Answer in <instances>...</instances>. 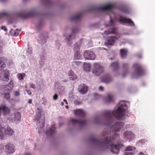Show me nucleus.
<instances>
[{
	"instance_id": "obj_20",
	"label": "nucleus",
	"mask_w": 155,
	"mask_h": 155,
	"mask_svg": "<svg viewBox=\"0 0 155 155\" xmlns=\"http://www.w3.org/2000/svg\"><path fill=\"white\" fill-rule=\"evenodd\" d=\"M5 150L6 152L9 153H12L14 152V147L13 144H8L5 146Z\"/></svg>"
},
{
	"instance_id": "obj_21",
	"label": "nucleus",
	"mask_w": 155,
	"mask_h": 155,
	"mask_svg": "<svg viewBox=\"0 0 155 155\" xmlns=\"http://www.w3.org/2000/svg\"><path fill=\"white\" fill-rule=\"evenodd\" d=\"M36 14V12L34 10H32L26 14H25L24 17L21 15V17L24 18L25 19L28 17H33L35 16Z\"/></svg>"
},
{
	"instance_id": "obj_5",
	"label": "nucleus",
	"mask_w": 155,
	"mask_h": 155,
	"mask_svg": "<svg viewBox=\"0 0 155 155\" xmlns=\"http://www.w3.org/2000/svg\"><path fill=\"white\" fill-rule=\"evenodd\" d=\"M14 132L13 130L9 127H7L5 128L0 125V138L3 139L5 135H12Z\"/></svg>"
},
{
	"instance_id": "obj_38",
	"label": "nucleus",
	"mask_w": 155,
	"mask_h": 155,
	"mask_svg": "<svg viewBox=\"0 0 155 155\" xmlns=\"http://www.w3.org/2000/svg\"><path fill=\"white\" fill-rule=\"evenodd\" d=\"M147 141V140L145 139H142L139 141V143L143 144L145 143Z\"/></svg>"
},
{
	"instance_id": "obj_52",
	"label": "nucleus",
	"mask_w": 155,
	"mask_h": 155,
	"mask_svg": "<svg viewBox=\"0 0 155 155\" xmlns=\"http://www.w3.org/2000/svg\"><path fill=\"white\" fill-rule=\"evenodd\" d=\"M32 101L31 99H29L28 100V103L31 104L32 103Z\"/></svg>"
},
{
	"instance_id": "obj_63",
	"label": "nucleus",
	"mask_w": 155,
	"mask_h": 155,
	"mask_svg": "<svg viewBox=\"0 0 155 155\" xmlns=\"http://www.w3.org/2000/svg\"><path fill=\"white\" fill-rule=\"evenodd\" d=\"M39 124H40V122H39Z\"/></svg>"
},
{
	"instance_id": "obj_47",
	"label": "nucleus",
	"mask_w": 155,
	"mask_h": 155,
	"mask_svg": "<svg viewBox=\"0 0 155 155\" xmlns=\"http://www.w3.org/2000/svg\"><path fill=\"white\" fill-rule=\"evenodd\" d=\"M4 147L2 145H0V150H2L4 149Z\"/></svg>"
},
{
	"instance_id": "obj_1",
	"label": "nucleus",
	"mask_w": 155,
	"mask_h": 155,
	"mask_svg": "<svg viewBox=\"0 0 155 155\" xmlns=\"http://www.w3.org/2000/svg\"><path fill=\"white\" fill-rule=\"evenodd\" d=\"M90 140L92 142L100 147L109 149L112 152L117 154L119 152L120 148L122 146L120 144L117 145L114 144L115 140L113 137H105L104 140L100 141L95 137H92Z\"/></svg>"
},
{
	"instance_id": "obj_25",
	"label": "nucleus",
	"mask_w": 155,
	"mask_h": 155,
	"mask_svg": "<svg viewBox=\"0 0 155 155\" xmlns=\"http://www.w3.org/2000/svg\"><path fill=\"white\" fill-rule=\"evenodd\" d=\"M68 74L70 76L69 79L70 80H74L77 78L76 75L72 70H70L69 71Z\"/></svg>"
},
{
	"instance_id": "obj_16",
	"label": "nucleus",
	"mask_w": 155,
	"mask_h": 155,
	"mask_svg": "<svg viewBox=\"0 0 155 155\" xmlns=\"http://www.w3.org/2000/svg\"><path fill=\"white\" fill-rule=\"evenodd\" d=\"M104 34L108 35L112 34H114L117 35V29L116 28H113L108 30L104 31Z\"/></svg>"
},
{
	"instance_id": "obj_41",
	"label": "nucleus",
	"mask_w": 155,
	"mask_h": 155,
	"mask_svg": "<svg viewBox=\"0 0 155 155\" xmlns=\"http://www.w3.org/2000/svg\"><path fill=\"white\" fill-rule=\"evenodd\" d=\"M110 25H114L115 24L114 23V21H113L112 20L111 18H110Z\"/></svg>"
},
{
	"instance_id": "obj_58",
	"label": "nucleus",
	"mask_w": 155,
	"mask_h": 155,
	"mask_svg": "<svg viewBox=\"0 0 155 155\" xmlns=\"http://www.w3.org/2000/svg\"><path fill=\"white\" fill-rule=\"evenodd\" d=\"M139 155H145L142 153H140Z\"/></svg>"
},
{
	"instance_id": "obj_36",
	"label": "nucleus",
	"mask_w": 155,
	"mask_h": 155,
	"mask_svg": "<svg viewBox=\"0 0 155 155\" xmlns=\"http://www.w3.org/2000/svg\"><path fill=\"white\" fill-rule=\"evenodd\" d=\"M74 51H75L76 52H77L78 50L80 48V47L79 45H74Z\"/></svg>"
},
{
	"instance_id": "obj_28",
	"label": "nucleus",
	"mask_w": 155,
	"mask_h": 155,
	"mask_svg": "<svg viewBox=\"0 0 155 155\" xmlns=\"http://www.w3.org/2000/svg\"><path fill=\"white\" fill-rule=\"evenodd\" d=\"M111 67L115 70L118 69L119 67V63L118 62L113 63L111 64Z\"/></svg>"
},
{
	"instance_id": "obj_44",
	"label": "nucleus",
	"mask_w": 155,
	"mask_h": 155,
	"mask_svg": "<svg viewBox=\"0 0 155 155\" xmlns=\"http://www.w3.org/2000/svg\"><path fill=\"white\" fill-rule=\"evenodd\" d=\"M20 94L19 92L17 91H15V96H19Z\"/></svg>"
},
{
	"instance_id": "obj_57",
	"label": "nucleus",
	"mask_w": 155,
	"mask_h": 155,
	"mask_svg": "<svg viewBox=\"0 0 155 155\" xmlns=\"http://www.w3.org/2000/svg\"><path fill=\"white\" fill-rule=\"evenodd\" d=\"M35 119L36 120H37V122H38V121H39L38 118H37V117H36V119Z\"/></svg>"
},
{
	"instance_id": "obj_40",
	"label": "nucleus",
	"mask_w": 155,
	"mask_h": 155,
	"mask_svg": "<svg viewBox=\"0 0 155 155\" xmlns=\"http://www.w3.org/2000/svg\"><path fill=\"white\" fill-rule=\"evenodd\" d=\"M74 103L77 105L80 104H82V102L81 101H78V100H75L74 101Z\"/></svg>"
},
{
	"instance_id": "obj_53",
	"label": "nucleus",
	"mask_w": 155,
	"mask_h": 155,
	"mask_svg": "<svg viewBox=\"0 0 155 155\" xmlns=\"http://www.w3.org/2000/svg\"><path fill=\"white\" fill-rule=\"evenodd\" d=\"M63 101L66 104H68V102L65 99H64L63 100Z\"/></svg>"
},
{
	"instance_id": "obj_18",
	"label": "nucleus",
	"mask_w": 155,
	"mask_h": 155,
	"mask_svg": "<svg viewBox=\"0 0 155 155\" xmlns=\"http://www.w3.org/2000/svg\"><path fill=\"white\" fill-rule=\"evenodd\" d=\"M124 137L128 139H131L134 137V135L132 132L129 131L125 132L124 134Z\"/></svg>"
},
{
	"instance_id": "obj_31",
	"label": "nucleus",
	"mask_w": 155,
	"mask_h": 155,
	"mask_svg": "<svg viewBox=\"0 0 155 155\" xmlns=\"http://www.w3.org/2000/svg\"><path fill=\"white\" fill-rule=\"evenodd\" d=\"M71 35H70L68 36V37L66 39L68 41L67 44L69 45H70L72 44V41L71 38Z\"/></svg>"
},
{
	"instance_id": "obj_34",
	"label": "nucleus",
	"mask_w": 155,
	"mask_h": 155,
	"mask_svg": "<svg viewBox=\"0 0 155 155\" xmlns=\"http://www.w3.org/2000/svg\"><path fill=\"white\" fill-rule=\"evenodd\" d=\"M129 66L128 64L123 63L122 64L123 68L124 70H127Z\"/></svg>"
},
{
	"instance_id": "obj_56",
	"label": "nucleus",
	"mask_w": 155,
	"mask_h": 155,
	"mask_svg": "<svg viewBox=\"0 0 155 155\" xmlns=\"http://www.w3.org/2000/svg\"><path fill=\"white\" fill-rule=\"evenodd\" d=\"M24 155H30V154L28 153H25Z\"/></svg>"
},
{
	"instance_id": "obj_59",
	"label": "nucleus",
	"mask_w": 155,
	"mask_h": 155,
	"mask_svg": "<svg viewBox=\"0 0 155 155\" xmlns=\"http://www.w3.org/2000/svg\"><path fill=\"white\" fill-rule=\"evenodd\" d=\"M61 105H64V103H63V102H61Z\"/></svg>"
},
{
	"instance_id": "obj_39",
	"label": "nucleus",
	"mask_w": 155,
	"mask_h": 155,
	"mask_svg": "<svg viewBox=\"0 0 155 155\" xmlns=\"http://www.w3.org/2000/svg\"><path fill=\"white\" fill-rule=\"evenodd\" d=\"M121 10L122 12H123L124 13H128V10L125 8H123Z\"/></svg>"
},
{
	"instance_id": "obj_12",
	"label": "nucleus",
	"mask_w": 155,
	"mask_h": 155,
	"mask_svg": "<svg viewBox=\"0 0 155 155\" xmlns=\"http://www.w3.org/2000/svg\"><path fill=\"white\" fill-rule=\"evenodd\" d=\"M117 38L115 36H110L108 38L107 42L105 43L106 45H111L114 44Z\"/></svg>"
},
{
	"instance_id": "obj_43",
	"label": "nucleus",
	"mask_w": 155,
	"mask_h": 155,
	"mask_svg": "<svg viewBox=\"0 0 155 155\" xmlns=\"http://www.w3.org/2000/svg\"><path fill=\"white\" fill-rule=\"evenodd\" d=\"M78 29L77 28H73L72 31V33H76Z\"/></svg>"
},
{
	"instance_id": "obj_24",
	"label": "nucleus",
	"mask_w": 155,
	"mask_h": 155,
	"mask_svg": "<svg viewBox=\"0 0 155 155\" xmlns=\"http://www.w3.org/2000/svg\"><path fill=\"white\" fill-rule=\"evenodd\" d=\"M127 53V51L126 49L123 48L120 50V55L123 58H126Z\"/></svg>"
},
{
	"instance_id": "obj_30",
	"label": "nucleus",
	"mask_w": 155,
	"mask_h": 155,
	"mask_svg": "<svg viewBox=\"0 0 155 155\" xmlns=\"http://www.w3.org/2000/svg\"><path fill=\"white\" fill-rule=\"evenodd\" d=\"M6 64L4 62L0 60V71L6 67Z\"/></svg>"
},
{
	"instance_id": "obj_35",
	"label": "nucleus",
	"mask_w": 155,
	"mask_h": 155,
	"mask_svg": "<svg viewBox=\"0 0 155 155\" xmlns=\"http://www.w3.org/2000/svg\"><path fill=\"white\" fill-rule=\"evenodd\" d=\"M8 13L6 12H3L0 13V18L8 16Z\"/></svg>"
},
{
	"instance_id": "obj_7",
	"label": "nucleus",
	"mask_w": 155,
	"mask_h": 155,
	"mask_svg": "<svg viewBox=\"0 0 155 155\" xmlns=\"http://www.w3.org/2000/svg\"><path fill=\"white\" fill-rule=\"evenodd\" d=\"M133 68L135 70L134 74L137 77L140 76L144 73V71L142 66L139 63L134 64Z\"/></svg>"
},
{
	"instance_id": "obj_55",
	"label": "nucleus",
	"mask_w": 155,
	"mask_h": 155,
	"mask_svg": "<svg viewBox=\"0 0 155 155\" xmlns=\"http://www.w3.org/2000/svg\"><path fill=\"white\" fill-rule=\"evenodd\" d=\"M18 33H16L15 32L14 34V35L15 36H17L18 35Z\"/></svg>"
},
{
	"instance_id": "obj_42",
	"label": "nucleus",
	"mask_w": 155,
	"mask_h": 155,
	"mask_svg": "<svg viewBox=\"0 0 155 155\" xmlns=\"http://www.w3.org/2000/svg\"><path fill=\"white\" fill-rule=\"evenodd\" d=\"M1 28L5 31H7V29L5 26H2L1 27Z\"/></svg>"
},
{
	"instance_id": "obj_4",
	"label": "nucleus",
	"mask_w": 155,
	"mask_h": 155,
	"mask_svg": "<svg viewBox=\"0 0 155 155\" xmlns=\"http://www.w3.org/2000/svg\"><path fill=\"white\" fill-rule=\"evenodd\" d=\"M14 87V81L13 80L10 81L8 84L6 85L4 88V98L7 100L10 98V93L11 91Z\"/></svg>"
},
{
	"instance_id": "obj_3",
	"label": "nucleus",
	"mask_w": 155,
	"mask_h": 155,
	"mask_svg": "<svg viewBox=\"0 0 155 155\" xmlns=\"http://www.w3.org/2000/svg\"><path fill=\"white\" fill-rule=\"evenodd\" d=\"M114 7L113 4H108L103 6H93L91 7L90 11H110Z\"/></svg>"
},
{
	"instance_id": "obj_13",
	"label": "nucleus",
	"mask_w": 155,
	"mask_h": 155,
	"mask_svg": "<svg viewBox=\"0 0 155 155\" xmlns=\"http://www.w3.org/2000/svg\"><path fill=\"white\" fill-rule=\"evenodd\" d=\"M70 121L74 125L78 124L81 126H84L86 123V121L85 120H80L74 119H71Z\"/></svg>"
},
{
	"instance_id": "obj_46",
	"label": "nucleus",
	"mask_w": 155,
	"mask_h": 155,
	"mask_svg": "<svg viewBox=\"0 0 155 155\" xmlns=\"http://www.w3.org/2000/svg\"><path fill=\"white\" fill-rule=\"evenodd\" d=\"M58 97V95L57 94H55L53 96V99L54 100H56L57 99Z\"/></svg>"
},
{
	"instance_id": "obj_23",
	"label": "nucleus",
	"mask_w": 155,
	"mask_h": 155,
	"mask_svg": "<svg viewBox=\"0 0 155 155\" xmlns=\"http://www.w3.org/2000/svg\"><path fill=\"white\" fill-rule=\"evenodd\" d=\"M80 89L79 90L80 93L82 94H84L87 92L88 88L86 86L82 85H81L80 87Z\"/></svg>"
},
{
	"instance_id": "obj_27",
	"label": "nucleus",
	"mask_w": 155,
	"mask_h": 155,
	"mask_svg": "<svg viewBox=\"0 0 155 155\" xmlns=\"http://www.w3.org/2000/svg\"><path fill=\"white\" fill-rule=\"evenodd\" d=\"M91 68V66L89 63H84L83 64V69L86 71H90Z\"/></svg>"
},
{
	"instance_id": "obj_8",
	"label": "nucleus",
	"mask_w": 155,
	"mask_h": 155,
	"mask_svg": "<svg viewBox=\"0 0 155 155\" xmlns=\"http://www.w3.org/2000/svg\"><path fill=\"white\" fill-rule=\"evenodd\" d=\"M117 18L120 24H127L132 26H133L135 25L134 22L130 19L127 18L121 15H119Z\"/></svg>"
},
{
	"instance_id": "obj_60",
	"label": "nucleus",
	"mask_w": 155,
	"mask_h": 155,
	"mask_svg": "<svg viewBox=\"0 0 155 155\" xmlns=\"http://www.w3.org/2000/svg\"><path fill=\"white\" fill-rule=\"evenodd\" d=\"M65 107L67 109H68V106H66Z\"/></svg>"
},
{
	"instance_id": "obj_54",
	"label": "nucleus",
	"mask_w": 155,
	"mask_h": 155,
	"mask_svg": "<svg viewBox=\"0 0 155 155\" xmlns=\"http://www.w3.org/2000/svg\"><path fill=\"white\" fill-rule=\"evenodd\" d=\"M27 53L28 54H31L32 53V52L31 51H27Z\"/></svg>"
},
{
	"instance_id": "obj_32",
	"label": "nucleus",
	"mask_w": 155,
	"mask_h": 155,
	"mask_svg": "<svg viewBox=\"0 0 155 155\" xmlns=\"http://www.w3.org/2000/svg\"><path fill=\"white\" fill-rule=\"evenodd\" d=\"M72 64L73 66L75 67H77L81 64V62L79 61H75L72 62Z\"/></svg>"
},
{
	"instance_id": "obj_51",
	"label": "nucleus",
	"mask_w": 155,
	"mask_h": 155,
	"mask_svg": "<svg viewBox=\"0 0 155 155\" xmlns=\"http://www.w3.org/2000/svg\"><path fill=\"white\" fill-rule=\"evenodd\" d=\"M27 93L29 95H30L31 94V91L29 90L27 91Z\"/></svg>"
},
{
	"instance_id": "obj_50",
	"label": "nucleus",
	"mask_w": 155,
	"mask_h": 155,
	"mask_svg": "<svg viewBox=\"0 0 155 155\" xmlns=\"http://www.w3.org/2000/svg\"><path fill=\"white\" fill-rule=\"evenodd\" d=\"M2 46L0 45V54H1L2 52Z\"/></svg>"
},
{
	"instance_id": "obj_17",
	"label": "nucleus",
	"mask_w": 155,
	"mask_h": 155,
	"mask_svg": "<svg viewBox=\"0 0 155 155\" xmlns=\"http://www.w3.org/2000/svg\"><path fill=\"white\" fill-rule=\"evenodd\" d=\"M14 118L11 119H8V120H9L11 121H15V122H17L20 120L21 116L19 112H16L15 113H14Z\"/></svg>"
},
{
	"instance_id": "obj_15",
	"label": "nucleus",
	"mask_w": 155,
	"mask_h": 155,
	"mask_svg": "<svg viewBox=\"0 0 155 155\" xmlns=\"http://www.w3.org/2000/svg\"><path fill=\"white\" fill-rule=\"evenodd\" d=\"M56 128L54 125L52 126L49 129L47 130L46 131V134L49 136L53 135L55 132Z\"/></svg>"
},
{
	"instance_id": "obj_26",
	"label": "nucleus",
	"mask_w": 155,
	"mask_h": 155,
	"mask_svg": "<svg viewBox=\"0 0 155 155\" xmlns=\"http://www.w3.org/2000/svg\"><path fill=\"white\" fill-rule=\"evenodd\" d=\"M114 101L113 97L110 94H108L107 95V97L106 99V102L107 103H109L112 102Z\"/></svg>"
},
{
	"instance_id": "obj_37",
	"label": "nucleus",
	"mask_w": 155,
	"mask_h": 155,
	"mask_svg": "<svg viewBox=\"0 0 155 155\" xmlns=\"http://www.w3.org/2000/svg\"><path fill=\"white\" fill-rule=\"evenodd\" d=\"M42 118V121L41 122V125L40 127V128H42L44 126L45 123V117L43 116Z\"/></svg>"
},
{
	"instance_id": "obj_48",
	"label": "nucleus",
	"mask_w": 155,
	"mask_h": 155,
	"mask_svg": "<svg viewBox=\"0 0 155 155\" xmlns=\"http://www.w3.org/2000/svg\"><path fill=\"white\" fill-rule=\"evenodd\" d=\"M30 85L31 86V87H32L33 88H35V85L33 83L30 84Z\"/></svg>"
},
{
	"instance_id": "obj_10",
	"label": "nucleus",
	"mask_w": 155,
	"mask_h": 155,
	"mask_svg": "<svg viewBox=\"0 0 155 155\" xmlns=\"http://www.w3.org/2000/svg\"><path fill=\"white\" fill-rule=\"evenodd\" d=\"M84 56L85 58L88 60H94L96 56L94 53L89 51H86L84 53Z\"/></svg>"
},
{
	"instance_id": "obj_49",
	"label": "nucleus",
	"mask_w": 155,
	"mask_h": 155,
	"mask_svg": "<svg viewBox=\"0 0 155 155\" xmlns=\"http://www.w3.org/2000/svg\"><path fill=\"white\" fill-rule=\"evenodd\" d=\"M104 88L102 86H100L99 87V90L101 91H103V90Z\"/></svg>"
},
{
	"instance_id": "obj_62",
	"label": "nucleus",
	"mask_w": 155,
	"mask_h": 155,
	"mask_svg": "<svg viewBox=\"0 0 155 155\" xmlns=\"http://www.w3.org/2000/svg\"><path fill=\"white\" fill-rule=\"evenodd\" d=\"M125 76V75L124 74L123 75V77H124Z\"/></svg>"
},
{
	"instance_id": "obj_45",
	"label": "nucleus",
	"mask_w": 155,
	"mask_h": 155,
	"mask_svg": "<svg viewBox=\"0 0 155 155\" xmlns=\"http://www.w3.org/2000/svg\"><path fill=\"white\" fill-rule=\"evenodd\" d=\"M109 133L107 131L104 132H103V135L104 136H105L106 135H109Z\"/></svg>"
},
{
	"instance_id": "obj_29",
	"label": "nucleus",
	"mask_w": 155,
	"mask_h": 155,
	"mask_svg": "<svg viewBox=\"0 0 155 155\" xmlns=\"http://www.w3.org/2000/svg\"><path fill=\"white\" fill-rule=\"evenodd\" d=\"M25 76V73H19L18 74V78L20 80H23Z\"/></svg>"
},
{
	"instance_id": "obj_11",
	"label": "nucleus",
	"mask_w": 155,
	"mask_h": 155,
	"mask_svg": "<svg viewBox=\"0 0 155 155\" xmlns=\"http://www.w3.org/2000/svg\"><path fill=\"white\" fill-rule=\"evenodd\" d=\"M135 148L133 147L129 146L127 147L124 155H133L134 154Z\"/></svg>"
},
{
	"instance_id": "obj_2",
	"label": "nucleus",
	"mask_w": 155,
	"mask_h": 155,
	"mask_svg": "<svg viewBox=\"0 0 155 155\" xmlns=\"http://www.w3.org/2000/svg\"><path fill=\"white\" fill-rule=\"evenodd\" d=\"M127 106L124 104L120 105L116 111L105 110L103 113L104 116L109 120L114 116L118 120H122L124 119V115L127 111Z\"/></svg>"
},
{
	"instance_id": "obj_61",
	"label": "nucleus",
	"mask_w": 155,
	"mask_h": 155,
	"mask_svg": "<svg viewBox=\"0 0 155 155\" xmlns=\"http://www.w3.org/2000/svg\"><path fill=\"white\" fill-rule=\"evenodd\" d=\"M27 1V0H23V1L24 2H25Z\"/></svg>"
},
{
	"instance_id": "obj_14",
	"label": "nucleus",
	"mask_w": 155,
	"mask_h": 155,
	"mask_svg": "<svg viewBox=\"0 0 155 155\" xmlns=\"http://www.w3.org/2000/svg\"><path fill=\"white\" fill-rule=\"evenodd\" d=\"M2 75L4 81H8L9 80V71L7 70H5L2 71Z\"/></svg>"
},
{
	"instance_id": "obj_9",
	"label": "nucleus",
	"mask_w": 155,
	"mask_h": 155,
	"mask_svg": "<svg viewBox=\"0 0 155 155\" xmlns=\"http://www.w3.org/2000/svg\"><path fill=\"white\" fill-rule=\"evenodd\" d=\"M124 124L122 122H118L113 126V132L114 136L116 137L117 136L119 137V135L117 133H116L117 132L119 131L120 129L124 126Z\"/></svg>"
},
{
	"instance_id": "obj_6",
	"label": "nucleus",
	"mask_w": 155,
	"mask_h": 155,
	"mask_svg": "<svg viewBox=\"0 0 155 155\" xmlns=\"http://www.w3.org/2000/svg\"><path fill=\"white\" fill-rule=\"evenodd\" d=\"M104 71V67L102 66L101 64L98 63L94 64L92 72L95 76L99 75Z\"/></svg>"
},
{
	"instance_id": "obj_19",
	"label": "nucleus",
	"mask_w": 155,
	"mask_h": 155,
	"mask_svg": "<svg viewBox=\"0 0 155 155\" xmlns=\"http://www.w3.org/2000/svg\"><path fill=\"white\" fill-rule=\"evenodd\" d=\"M74 112L76 115L82 117L85 116V113L82 109H77L74 110Z\"/></svg>"
},
{
	"instance_id": "obj_33",
	"label": "nucleus",
	"mask_w": 155,
	"mask_h": 155,
	"mask_svg": "<svg viewBox=\"0 0 155 155\" xmlns=\"http://www.w3.org/2000/svg\"><path fill=\"white\" fill-rule=\"evenodd\" d=\"M112 80V79L110 77H108L104 78V79L103 81L105 83H108L110 82Z\"/></svg>"
},
{
	"instance_id": "obj_22",
	"label": "nucleus",
	"mask_w": 155,
	"mask_h": 155,
	"mask_svg": "<svg viewBox=\"0 0 155 155\" xmlns=\"http://www.w3.org/2000/svg\"><path fill=\"white\" fill-rule=\"evenodd\" d=\"M82 14V13H80L71 17L70 18L71 20L72 21H79L81 17Z\"/></svg>"
}]
</instances>
